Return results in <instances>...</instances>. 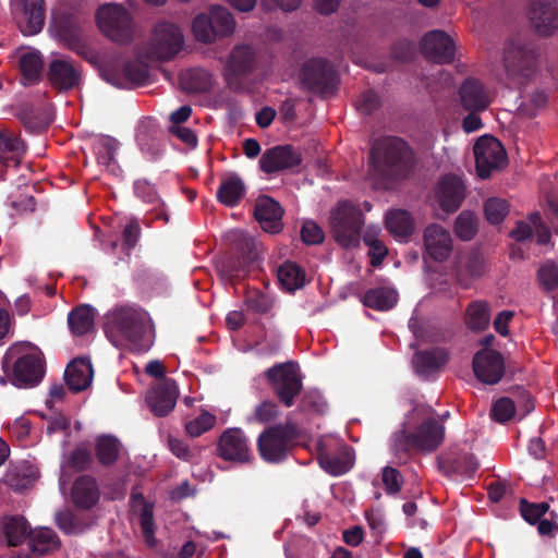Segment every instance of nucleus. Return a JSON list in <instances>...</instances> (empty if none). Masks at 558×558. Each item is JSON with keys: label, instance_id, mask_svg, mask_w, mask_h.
Returning <instances> with one entry per match:
<instances>
[{"label": "nucleus", "instance_id": "1", "mask_svg": "<svg viewBox=\"0 0 558 558\" xmlns=\"http://www.w3.org/2000/svg\"><path fill=\"white\" fill-rule=\"evenodd\" d=\"M369 160L374 173L386 180L409 179L417 163L413 148L399 136H381L375 140Z\"/></svg>", "mask_w": 558, "mask_h": 558}, {"label": "nucleus", "instance_id": "2", "mask_svg": "<svg viewBox=\"0 0 558 558\" xmlns=\"http://www.w3.org/2000/svg\"><path fill=\"white\" fill-rule=\"evenodd\" d=\"M105 331L108 337H121L136 350L147 351L151 344L147 335L144 314L131 307H121L113 311Z\"/></svg>", "mask_w": 558, "mask_h": 558}, {"label": "nucleus", "instance_id": "3", "mask_svg": "<svg viewBox=\"0 0 558 558\" xmlns=\"http://www.w3.org/2000/svg\"><path fill=\"white\" fill-rule=\"evenodd\" d=\"M299 437L296 427L291 423H280L266 427L257 437L256 447L260 459L278 464L287 460Z\"/></svg>", "mask_w": 558, "mask_h": 558}, {"label": "nucleus", "instance_id": "4", "mask_svg": "<svg viewBox=\"0 0 558 558\" xmlns=\"http://www.w3.org/2000/svg\"><path fill=\"white\" fill-rule=\"evenodd\" d=\"M538 52L531 40L511 38L504 49V64L508 77L517 85H524L534 75Z\"/></svg>", "mask_w": 558, "mask_h": 558}, {"label": "nucleus", "instance_id": "5", "mask_svg": "<svg viewBox=\"0 0 558 558\" xmlns=\"http://www.w3.org/2000/svg\"><path fill=\"white\" fill-rule=\"evenodd\" d=\"M331 234L343 248L356 247L360 244L364 215L359 205L350 201H340L330 211Z\"/></svg>", "mask_w": 558, "mask_h": 558}, {"label": "nucleus", "instance_id": "6", "mask_svg": "<svg viewBox=\"0 0 558 558\" xmlns=\"http://www.w3.org/2000/svg\"><path fill=\"white\" fill-rule=\"evenodd\" d=\"M184 44L180 28L169 22L158 23L149 41L140 50V54L151 61H169L175 57Z\"/></svg>", "mask_w": 558, "mask_h": 558}, {"label": "nucleus", "instance_id": "7", "mask_svg": "<svg viewBox=\"0 0 558 558\" xmlns=\"http://www.w3.org/2000/svg\"><path fill=\"white\" fill-rule=\"evenodd\" d=\"M265 377L280 403L291 408L303 389L298 364L292 361L275 364L265 372Z\"/></svg>", "mask_w": 558, "mask_h": 558}, {"label": "nucleus", "instance_id": "8", "mask_svg": "<svg viewBox=\"0 0 558 558\" xmlns=\"http://www.w3.org/2000/svg\"><path fill=\"white\" fill-rule=\"evenodd\" d=\"M96 22L100 32L111 41L128 44L133 38V19L121 4H101L96 12Z\"/></svg>", "mask_w": 558, "mask_h": 558}, {"label": "nucleus", "instance_id": "9", "mask_svg": "<svg viewBox=\"0 0 558 558\" xmlns=\"http://www.w3.org/2000/svg\"><path fill=\"white\" fill-rule=\"evenodd\" d=\"M192 28L198 41L209 44L233 34L235 21L227 8L213 5L208 14L201 13L195 16Z\"/></svg>", "mask_w": 558, "mask_h": 558}, {"label": "nucleus", "instance_id": "10", "mask_svg": "<svg viewBox=\"0 0 558 558\" xmlns=\"http://www.w3.org/2000/svg\"><path fill=\"white\" fill-rule=\"evenodd\" d=\"M258 266V253L252 241L245 240L240 252L223 258L217 266L221 280L235 284Z\"/></svg>", "mask_w": 558, "mask_h": 558}, {"label": "nucleus", "instance_id": "11", "mask_svg": "<svg viewBox=\"0 0 558 558\" xmlns=\"http://www.w3.org/2000/svg\"><path fill=\"white\" fill-rule=\"evenodd\" d=\"M301 81L312 93L326 95L332 93L337 83V72L332 64L323 58H313L304 62Z\"/></svg>", "mask_w": 558, "mask_h": 558}, {"label": "nucleus", "instance_id": "12", "mask_svg": "<svg viewBox=\"0 0 558 558\" xmlns=\"http://www.w3.org/2000/svg\"><path fill=\"white\" fill-rule=\"evenodd\" d=\"M475 167L481 179H487L492 172L507 163V153L501 142L490 135L481 136L473 147Z\"/></svg>", "mask_w": 558, "mask_h": 558}, {"label": "nucleus", "instance_id": "13", "mask_svg": "<svg viewBox=\"0 0 558 558\" xmlns=\"http://www.w3.org/2000/svg\"><path fill=\"white\" fill-rule=\"evenodd\" d=\"M216 454L225 461L235 463H248L254 459L248 437L238 427H230L221 433Z\"/></svg>", "mask_w": 558, "mask_h": 558}, {"label": "nucleus", "instance_id": "14", "mask_svg": "<svg viewBox=\"0 0 558 558\" xmlns=\"http://www.w3.org/2000/svg\"><path fill=\"white\" fill-rule=\"evenodd\" d=\"M255 68V52L247 45L235 46L228 58L225 69V81L234 92L244 88L243 80L252 74Z\"/></svg>", "mask_w": 558, "mask_h": 558}, {"label": "nucleus", "instance_id": "15", "mask_svg": "<svg viewBox=\"0 0 558 558\" xmlns=\"http://www.w3.org/2000/svg\"><path fill=\"white\" fill-rule=\"evenodd\" d=\"M12 13L23 35H36L45 25V0H12Z\"/></svg>", "mask_w": 558, "mask_h": 558}, {"label": "nucleus", "instance_id": "16", "mask_svg": "<svg viewBox=\"0 0 558 558\" xmlns=\"http://www.w3.org/2000/svg\"><path fill=\"white\" fill-rule=\"evenodd\" d=\"M421 51L427 60L438 64H447L454 59L456 45L446 32L435 29L423 37Z\"/></svg>", "mask_w": 558, "mask_h": 558}, {"label": "nucleus", "instance_id": "17", "mask_svg": "<svg viewBox=\"0 0 558 558\" xmlns=\"http://www.w3.org/2000/svg\"><path fill=\"white\" fill-rule=\"evenodd\" d=\"M527 14L538 35L549 36L558 29V0H532Z\"/></svg>", "mask_w": 558, "mask_h": 558}, {"label": "nucleus", "instance_id": "18", "mask_svg": "<svg viewBox=\"0 0 558 558\" xmlns=\"http://www.w3.org/2000/svg\"><path fill=\"white\" fill-rule=\"evenodd\" d=\"M472 364L476 378L487 385L499 383L505 373L504 357L496 350H480L474 355Z\"/></svg>", "mask_w": 558, "mask_h": 558}, {"label": "nucleus", "instance_id": "19", "mask_svg": "<svg viewBox=\"0 0 558 558\" xmlns=\"http://www.w3.org/2000/svg\"><path fill=\"white\" fill-rule=\"evenodd\" d=\"M302 155L298 148L291 145H278L266 149L259 159L260 170L271 174L281 170L300 166Z\"/></svg>", "mask_w": 558, "mask_h": 558}, {"label": "nucleus", "instance_id": "20", "mask_svg": "<svg viewBox=\"0 0 558 558\" xmlns=\"http://www.w3.org/2000/svg\"><path fill=\"white\" fill-rule=\"evenodd\" d=\"M317 460L320 468L332 476L349 472L354 464V451L348 445H338L335 450L318 448Z\"/></svg>", "mask_w": 558, "mask_h": 558}, {"label": "nucleus", "instance_id": "21", "mask_svg": "<svg viewBox=\"0 0 558 558\" xmlns=\"http://www.w3.org/2000/svg\"><path fill=\"white\" fill-rule=\"evenodd\" d=\"M163 131L154 118H144L141 120L136 141L143 154L149 160H157L163 151Z\"/></svg>", "mask_w": 558, "mask_h": 558}, {"label": "nucleus", "instance_id": "22", "mask_svg": "<svg viewBox=\"0 0 558 558\" xmlns=\"http://www.w3.org/2000/svg\"><path fill=\"white\" fill-rule=\"evenodd\" d=\"M283 208L270 196L260 195L254 205V217L262 229L268 233H279L283 229Z\"/></svg>", "mask_w": 558, "mask_h": 558}, {"label": "nucleus", "instance_id": "23", "mask_svg": "<svg viewBox=\"0 0 558 558\" xmlns=\"http://www.w3.org/2000/svg\"><path fill=\"white\" fill-rule=\"evenodd\" d=\"M424 247L426 255L438 263L448 259L452 252L450 233L441 226L433 223L424 230Z\"/></svg>", "mask_w": 558, "mask_h": 558}, {"label": "nucleus", "instance_id": "24", "mask_svg": "<svg viewBox=\"0 0 558 558\" xmlns=\"http://www.w3.org/2000/svg\"><path fill=\"white\" fill-rule=\"evenodd\" d=\"M178 387L173 379H165L158 383L147 396L150 411L159 417L167 416L175 407Z\"/></svg>", "mask_w": 558, "mask_h": 558}, {"label": "nucleus", "instance_id": "25", "mask_svg": "<svg viewBox=\"0 0 558 558\" xmlns=\"http://www.w3.org/2000/svg\"><path fill=\"white\" fill-rule=\"evenodd\" d=\"M464 197L465 186L459 177L454 174H446L441 178L438 183L437 199L444 211H457Z\"/></svg>", "mask_w": 558, "mask_h": 558}, {"label": "nucleus", "instance_id": "26", "mask_svg": "<svg viewBox=\"0 0 558 558\" xmlns=\"http://www.w3.org/2000/svg\"><path fill=\"white\" fill-rule=\"evenodd\" d=\"M45 369L41 360L35 354L19 357L13 365L12 384L19 387L37 385Z\"/></svg>", "mask_w": 558, "mask_h": 558}, {"label": "nucleus", "instance_id": "27", "mask_svg": "<svg viewBox=\"0 0 558 558\" xmlns=\"http://www.w3.org/2000/svg\"><path fill=\"white\" fill-rule=\"evenodd\" d=\"M460 105L464 110L485 111L492 99L484 85L476 78L468 77L459 88Z\"/></svg>", "mask_w": 558, "mask_h": 558}, {"label": "nucleus", "instance_id": "28", "mask_svg": "<svg viewBox=\"0 0 558 558\" xmlns=\"http://www.w3.org/2000/svg\"><path fill=\"white\" fill-rule=\"evenodd\" d=\"M100 499V489L92 475H81L72 483V504L83 510L95 507Z\"/></svg>", "mask_w": 558, "mask_h": 558}, {"label": "nucleus", "instance_id": "29", "mask_svg": "<svg viewBox=\"0 0 558 558\" xmlns=\"http://www.w3.org/2000/svg\"><path fill=\"white\" fill-rule=\"evenodd\" d=\"M118 148L119 142L111 136L97 137L93 143V149L98 165L113 177H120L122 174V169L116 159Z\"/></svg>", "mask_w": 558, "mask_h": 558}, {"label": "nucleus", "instance_id": "30", "mask_svg": "<svg viewBox=\"0 0 558 558\" xmlns=\"http://www.w3.org/2000/svg\"><path fill=\"white\" fill-rule=\"evenodd\" d=\"M445 428L435 418L424 420L413 432L416 441V451L432 452L444 440Z\"/></svg>", "mask_w": 558, "mask_h": 558}, {"label": "nucleus", "instance_id": "31", "mask_svg": "<svg viewBox=\"0 0 558 558\" xmlns=\"http://www.w3.org/2000/svg\"><path fill=\"white\" fill-rule=\"evenodd\" d=\"M245 195V184L236 174L231 173L225 178L217 191V199L227 207H235Z\"/></svg>", "mask_w": 558, "mask_h": 558}, {"label": "nucleus", "instance_id": "32", "mask_svg": "<svg viewBox=\"0 0 558 558\" xmlns=\"http://www.w3.org/2000/svg\"><path fill=\"white\" fill-rule=\"evenodd\" d=\"M447 362V352L441 348L418 351L413 356L414 368L421 375H429L437 372Z\"/></svg>", "mask_w": 558, "mask_h": 558}, {"label": "nucleus", "instance_id": "33", "mask_svg": "<svg viewBox=\"0 0 558 558\" xmlns=\"http://www.w3.org/2000/svg\"><path fill=\"white\" fill-rule=\"evenodd\" d=\"M95 369L89 356L72 359V393L87 390L94 380Z\"/></svg>", "mask_w": 558, "mask_h": 558}, {"label": "nucleus", "instance_id": "34", "mask_svg": "<svg viewBox=\"0 0 558 558\" xmlns=\"http://www.w3.org/2000/svg\"><path fill=\"white\" fill-rule=\"evenodd\" d=\"M32 530L23 515L4 517L2 520V535L8 546H19Z\"/></svg>", "mask_w": 558, "mask_h": 558}, {"label": "nucleus", "instance_id": "35", "mask_svg": "<svg viewBox=\"0 0 558 558\" xmlns=\"http://www.w3.org/2000/svg\"><path fill=\"white\" fill-rule=\"evenodd\" d=\"M362 302L366 307L385 312L396 306L398 293L389 287H377L367 290L363 295Z\"/></svg>", "mask_w": 558, "mask_h": 558}, {"label": "nucleus", "instance_id": "36", "mask_svg": "<svg viewBox=\"0 0 558 558\" xmlns=\"http://www.w3.org/2000/svg\"><path fill=\"white\" fill-rule=\"evenodd\" d=\"M17 118L25 129L33 133L45 131L50 123L48 112L43 108H35L29 104H22L19 107Z\"/></svg>", "mask_w": 558, "mask_h": 558}, {"label": "nucleus", "instance_id": "37", "mask_svg": "<svg viewBox=\"0 0 558 558\" xmlns=\"http://www.w3.org/2000/svg\"><path fill=\"white\" fill-rule=\"evenodd\" d=\"M442 468L446 469L448 473L463 478H472L477 472L480 463L473 453L461 452L451 459H447Z\"/></svg>", "mask_w": 558, "mask_h": 558}, {"label": "nucleus", "instance_id": "38", "mask_svg": "<svg viewBox=\"0 0 558 558\" xmlns=\"http://www.w3.org/2000/svg\"><path fill=\"white\" fill-rule=\"evenodd\" d=\"M28 539L31 550L38 555L49 554L61 545L58 535L49 527L32 530Z\"/></svg>", "mask_w": 558, "mask_h": 558}, {"label": "nucleus", "instance_id": "39", "mask_svg": "<svg viewBox=\"0 0 558 558\" xmlns=\"http://www.w3.org/2000/svg\"><path fill=\"white\" fill-rule=\"evenodd\" d=\"M387 230L395 236L409 238L414 232V220L405 209L390 210L386 215Z\"/></svg>", "mask_w": 558, "mask_h": 558}, {"label": "nucleus", "instance_id": "40", "mask_svg": "<svg viewBox=\"0 0 558 558\" xmlns=\"http://www.w3.org/2000/svg\"><path fill=\"white\" fill-rule=\"evenodd\" d=\"M121 444L116 436L100 435L96 439L95 451L98 462L104 466L114 464L120 456Z\"/></svg>", "mask_w": 558, "mask_h": 558}, {"label": "nucleus", "instance_id": "41", "mask_svg": "<svg viewBox=\"0 0 558 558\" xmlns=\"http://www.w3.org/2000/svg\"><path fill=\"white\" fill-rule=\"evenodd\" d=\"M489 303L486 301H473L465 310V324L475 332L485 330L489 325Z\"/></svg>", "mask_w": 558, "mask_h": 558}, {"label": "nucleus", "instance_id": "42", "mask_svg": "<svg viewBox=\"0 0 558 558\" xmlns=\"http://www.w3.org/2000/svg\"><path fill=\"white\" fill-rule=\"evenodd\" d=\"M123 82H112L118 87H135L149 82L148 66L141 61H129L122 69Z\"/></svg>", "mask_w": 558, "mask_h": 558}, {"label": "nucleus", "instance_id": "43", "mask_svg": "<svg viewBox=\"0 0 558 558\" xmlns=\"http://www.w3.org/2000/svg\"><path fill=\"white\" fill-rule=\"evenodd\" d=\"M44 62L38 52L29 51L20 58V71L24 85L39 82L43 74Z\"/></svg>", "mask_w": 558, "mask_h": 558}, {"label": "nucleus", "instance_id": "44", "mask_svg": "<svg viewBox=\"0 0 558 558\" xmlns=\"http://www.w3.org/2000/svg\"><path fill=\"white\" fill-rule=\"evenodd\" d=\"M25 150L24 143L7 130H0V162L9 165L13 162L15 167L20 165L16 154Z\"/></svg>", "mask_w": 558, "mask_h": 558}, {"label": "nucleus", "instance_id": "45", "mask_svg": "<svg viewBox=\"0 0 558 558\" xmlns=\"http://www.w3.org/2000/svg\"><path fill=\"white\" fill-rule=\"evenodd\" d=\"M277 277L288 291L300 289L305 283L304 270L294 262H284L277 270Z\"/></svg>", "mask_w": 558, "mask_h": 558}, {"label": "nucleus", "instance_id": "46", "mask_svg": "<svg viewBox=\"0 0 558 558\" xmlns=\"http://www.w3.org/2000/svg\"><path fill=\"white\" fill-rule=\"evenodd\" d=\"M47 78L52 88L58 92L70 89V62L61 59H54L50 62Z\"/></svg>", "mask_w": 558, "mask_h": 558}, {"label": "nucleus", "instance_id": "47", "mask_svg": "<svg viewBox=\"0 0 558 558\" xmlns=\"http://www.w3.org/2000/svg\"><path fill=\"white\" fill-rule=\"evenodd\" d=\"M95 308L88 304H82L72 308V333L86 335L94 329Z\"/></svg>", "mask_w": 558, "mask_h": 558}, {"label": "nucleus", "instance_id": "48", "mask_svg": "<svg viewBox=\"0 0 558 558\" xmlns=\"http://www.w3.org/2000/svg\"><path fill=\"white\" fill-rule=\"evenodd\" d=\"M49 29L51 35L64 47H70V12L68 8L52 11Z\"/></svg>", "mask_w": 558, "mask_h": 558}, {"label": "nucleus", "instance_id": "49", "mask_svg": "<svg viewBox=\"0 0 558 558\" xmlns=\"http://www.w3.org/2000/svg\"><path fill=\"white\" fill-rule=\"evenodd\" d=\"M143 502L141 511L138 513V523L141 526L143 538L146 545L150 548L156 546V524L154 521V505L144 500V497L140 495Z\"/></svg>", "mask_w": 558, "mask_h": 558}, {"label": "nucleus", "instance_id": "50", "mask_svg": "<svg viewBox=\"0 0 558 558\" xmlns=\"http://www.w3.org/2000/svg\"><path fill=\"white\" fill-rule=\"evenodd\" d=\"M244 303L247 311L259 315L269 313L274 306L272 298L259 289H247Z\"/></svg>", "mask_w": 558, "mask_h": 558}, {"label": "nucleus", "instance_id": "51", "mask_svg": "<svg viewBox=\"0 0 558 558\" xmlns=\"http://www.w3.org/2000/svg\"><path fill=\"white\" fill-rule=\"evenodd\" d=\"M392 450L400 461L405 462L411 452L416 451V441L413 433H409L404 429L395 433Z\"/></svg>", "mask_w": 558, "mask_h": 558}, {"label": "nucleus", "instance_id": "52", "mask_svg": "<svg viewBox=\"0 0 558 558\" xmlns=\"http://www.w3.org/2000/svg\"><path fill=\"white\" fill-rule=\"evenodd\" d=\"M485 270V263L482 255L478 253H471L463 267L457 270V280L463 288H468V283L463 280V274L465 272L470 278H480Z\"/></svg>", "mask_w": 558, "mask_h": 558}, {"label": "nucleus", "instance_id": "53", "mask_svg": "<svg viewBox=\"0 0 558 558\" xmlns=\"http://www.w3.org/2000/svg\"><path fill=\"white\" fill-rule=\"evenodd\" d=\"M517 405L514 400L501 397L493 403L489 415L493 421L506 424L514 417Z\"/></svg>", "mask_w": 558, "mask_h": 558}, {"label": "nucleus", "instance_id": "54", "mask_svg": "<svg viewBox=\"0 0 558 558\" xmlns=\"http://www.w3.org/2000/svg\"><path fill=\"white\" fill-rule=\"evenodd\" d=\"M217 422L216 415L203 410L199 415L185 423L184 427L191 437H198L211 429Z\"/></svg>", "mask_w": 558, "mask_h": 558}, {"label": "nucleus", "instance_id": "55", "mask_svg": "<svg viewBox=\"0 0 558 558\" xmlns=\"http://www.w3.org/2000/svg\"><path fill=\"white\" fill-rule=\"evenodd\" d=\"M477 231L476 218L471 211H462L456 219L454 232L462 241H470Z\"/></svg>", "mask_w": 558, "mask_h": 558}, {"label": "nucleus", "instance_id": "56", "mask_svg": "<svg viewBox=\"0 0 558 558\" xmlns=\"http://www.w3.org/2000/svg\"><path fill=\"white\" fill-rule=\"evenodd\" d=\"M508 210L509 205L507 201L498 197H490L484 204V213L486 219L492 225H498L502 222L508 214Z\"/></svg>", "mask_w": 558, "mask_h": 558}, {"label": "nucleus", "instance_id": "57", "mask_svg": "<svg viewBox=\"0 0 558 558\" xmlns=\"http://www.w3.org/2000/svg\"><path fill=\"white\" fill-rule=\"evenodd\" d=\"M548 509L549 505L547 502L533 504L523 498L520 500L521 515L530 524L537 523Z\"/></svg>", "mask_w": 558, "mask_h": 558}, {"label": "nucleus", "instance_id": "58", "mask_svg": "<svg viewBox=\"0 0 558 558\" xmlns=\"http://www.w3.org/2000/svg\"><path fill=\"white\" fill-rule=\"evenodd\" d=\"M416 54L414 41L409 39L397 40L391 47V57L399 62H410Z\"/></svg>", "mask_w": 558, "mask_h": 558}, {"label": "nucleus", "instance_id": "59", "mask_svg": "<svg viewBox=\"0 0 558 558\" xmlns=\"http://www.w3.org/2000/svg\"><path fill=\"white\" fill-rule=\"evenodd\" d=\"M254 420L260 424L269 423L279 415V409L276 402L265 400L256 405L254 410Z\"/></svg>", "mask_w": 558, "mask_h": 558}, {"label": "nucleus", "instance_id": "60", "mask_svg": "<svg viewBox=\"0 0 558 558\" xmlns=\"http://www.w3.org/2000/svg\"><path fill=\"white\" fill-rule=\"evenodd\" d=\"M538 281L545 290L551 291L558 287V269L551 263L544 264L537 272Z\"/></svg>", "mask_w": 558, "mask_h": 558}, {"label": "nucleus", "instance_id": "61", "mask_svg": "<svg viewBox=\"0 0 558 558\" xmlns=\"http://www.w3.org/2000/svg\"><path fill=\"white\" fill-rule=\"evenodd\" d=\"M325 407L322 396L315 391L304 393L299 404L301 411L311 413H324Z\"/></svg>", "mask_w": 558, "mask_h": 558}, {"label": "nucleus", "instance_id": "62", "mask_svg": "<svg viewBox=\"0 0 558 558\" xmlns=\"http://www.w3.org/2000/svg\"><path fill=\"white\" fill-rule=\"evenodd\" d=\"M94 464L93 453L85 446H77L72 450V469L86 471L92 469Z\"/></svg>", "mask_w": 558, "mask_h": 558}, {"label": "nucleus", "instance_id": "63", "mask_svg": "<svg viewBox=\"0 0 558 558\" xmlns=\"http://www.w3.org/2000/svg\"><path fill=\"white\" fill-rule=\"evenodd\" d=\"M301 239L307 245H317L324 241L325 234L317 223L305 221L301 229Z\"/></svg>", "mask_w": 558, "mask_h": 558}, {"label": "nucleus", "instance_id": "64", "mask_svg": "<svg viewBox=\"0 0 558 558\" xmlns=\"http://www.w3.org/2000/svg\"><path fill=\"white\" fill-rule=\"evenodd\" d=\"M380 106V99L374 90H365L356 101V109L363 114H371Z\"/></svg>", "mask_w": 558, "mask_h": 558}]
</instances>
